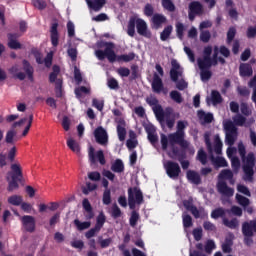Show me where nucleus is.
Wrapping results in <instances>:
<instances>
[{"instance_id": "nucleus-1", "label": "nucleus", "mask_w": 256, "mask_h": 256, "mask_svg": "<svg viewBox=\"0 0 256 256\" xmlns=\"http://www.w3.org/2000/svg\"><path fill=\"white\" fill-rule=\"evenodd\" d=\"M213 53L212 57L211 54ZM219 60V46L213 47L206 46L203 50L202 58L197 59L198 67L200 69V79L201 81H209L213 77V72H211V67H217Z\"/></svg>"}, {"instance_id": "nucleus-2", "label": "nucleus", "mask_w": 256, "mask_h": 256, "mask_svg": "<svg viewBox=\"0 0 256 256\" xmlns=\"http://www.w3.org/2000/svg\"><path fill=\"white\" fill-rule=\"evenodd\" d=\"M103 47H105L104 51H95V55L99 61H103L106 57L109 63H115V61L118 63H129L135 59V54L133 52L117 56V54H115V50H113L115 49V44L113 42H104Z\"/></svg>"}, {"instance_id": "nucleus-3", "label": "nucleus", "mask_w": 256, "mask_h": 256, "mask_svg": "<svg viewBox=\"0 0 256 256\" xmlns=\"http://www.w3.org/2000/svg\"><path fill=\"white\" fill-rule=\"evenodd\" d=\"M135 25L137 29V33H139L142 37H147V39H151V31L147 30V23L143 19H136L135 17H131L128 22L127 34L129 37H135Z\"/></svg>"}, {"instance_id": "nucleus-4", "label": "nucleus", "mask_w": 256, "mask_h": 256, "mask_svg": "<svg viewBox=\"0 0 256 256\" xmlns=\"http://www.w3.org/2000/svg\"><path fill=\"white\" fill-rule=\"evenodd\" d=\"M23 71L19 72V65H14L8 72L13 76L14 79H19V81H25L26 77H28L29 81H33V73H35V69L31 66L27 60L22 61Z\"/></svg>"}, {"instance_id": "nucleus-5", "label": "nucleus", "mask_w": 256, "mask_h": 256, "mask_svg": "<svg viewBox=\"0 0 256 256\" xmlns=\"http://www.w3.org/2000/svg\"><path fill=\"white\" fill-rule=\"evenodd\" d=\"M243 163L242 170L244 173V181H249V183H253V176L255 175V164H256V157L255 153L249 152L246 156L241 158Z\"/></svg>"}, {"instance_id": "nucleus-6", "label": "nucleus", "mask_w": 256, "mask_h": 256, "mask_svg": "<svg viewBox=\"0 0 256 256\" xmlns=\"http://www.w3.org/2000/svg\"><path fill=\"white\" fill-rule=\"evenodd\" d=\"M61 73V67L54 65L52 72L49 74V83H55V93L58 99L63 97V77H59Z\"/></svg>"}, {"instance_id": "nucleus-7", "label": "nucleus", "mask_w": 256, "mask_h": 256, "mask_svg": "<svg viewBox=\"0 0 256 256\" xmlns=\"http://www.w3.org/2000/svg\"><path fill=\"white\" fill-rule=\"evenodd\" d=\"M183 207L186 211H190L193 215L194 219H205L209 217V213L205 211L204 207H200L193 205V199L183 200Z\"/></svg>"}, {"instance_id": "nucleus-8", "label": "nucleus", "mask_w": 256, "mask_h": 256, "mask_svg": "<svg viewBox=\"0 0 256 256\" xmlns=\"http://www.w3.org/2000/svg\"><path fill=\"white\" fill-rule=\"evenodd\" d=\"M224 130L226 131V145H229V147H233V145H235V141H237V126H235L233 121L228 120L224 123Z\"/></svg>"}, {"instance_id": "nucleus-9", "label": "nucleus", "mask_w": 256, "mask_h": 256, "mask_svg": "<svg viewBox=\"0 0 256 256\" xmlns=\"http://www.w3.org/2000/svg\"><path fill=\"white\" fill-rule=\"evenodd\" d=\"M143 203V192L138 187L128 189V205L130 209H135V205Z\"/></svg>"}, {"instance_id": "nucleus-10", "label": "nucleus", "mask_w": 256, "mask_h": 256, "mask_svg": "<svg viewBox=\"0 0 256 256\" xmlns=\"http://www.w3.org/2000/svg\"><path fill=\"white\" fill-rule=\"evenodd\" d=\"M169 145L171 147L179 145L181 149H189V142L185 140V133L174 132L168 135Z\"/></svg>"}, {"instance_id": "nucleus-11", "label": "nucleus", "mask_w": 256, "mask_h": 256, "mask_svg": "<svg viewBox=\"0 0 256 256\" xmlns=\"http://www.w3.org/2000/svg\"><path fill=\"white\" fill-rule=\"evenodd\" d=\"M164 169L170 179H179V175H181V166H179V163L168 160L164 164Z\"/></svg>"}, {"instance_id": "nucleus-12", "label": "nucleus", "mask_w": 256, "mask_h": 256, "mask_svg": "<svg viewBox=\"0 0 256 256\" xmlns=\"http://www.w3.org/2000/svg\"><path fill=\"white\" fill-rule=\"evenodd\" d=\"M151 87L153 93H157V95H159L160 93L167 95L168 93L167 88H165V85L163 84V79H161V76H159V74L157 73H154L153 75Z\"/></svg>"}, {"instance_id": "nucleus-13", "label": "nucleus", "mask_w": 256, "mask_h": 256, "mask_svg": "<svg viewBox=\"0 0 256 256\" xmlns=\"http://www.w3.org/2000/svg\"><path fill=\"white\" fill-rule=\"evenodd\" d=\"M94 137L98 145L105 146L107 143H109V135L107 134V130H105V128L102 126H99L95 129Z\"/></svg>"}, {"instance_id": "nucleus-14", "label": "nucleus", "mask_w": 256, "mask_h": 256, "mask_svg": "<svg viewBox=\"0 0 256 256\" xmlns=\"http://www.w3.org/2000/svg\"><path fill=\"white\" fill-rule=\"evenodd\" d=\"M172 68L170 69V79L174 83H177L179 81V77L183 75V72L181 71V65L177 60H172L171 61Z\"/></svg>"}, {"instance_id": "nucleus-15", "label": "nucleus", "mask_w": 256, "mask_h": 256, "mask_svg": "<svg viewBox=\"0 0 256 256\" xmlns=\"http://www.w3.org/2000/svg\"><path fill=\"white\" fill-rule=\"evenodd\" d=\"M217 191L224 197H233L235 195V189L228 187L225 181H219L217 183Z\"/></svg>"}, {"instance_id": "nucleus-16", "label": "nucleus", "mask_w": 256, "mask_h": 256, "mask_svg": "<svg viewBox=\"0 0 256 256\" xmlns=\"http://www.w3.org/2000/svg\"><path fill=\"white\" fill-rule=\"evenodd\" d=\"M21 221L27 233H35V217L25 215L22 217Z\"/></svg>"}, {"instance_id": "nucleus-17", "label": "nucleus", "mask_w": 256, "mask_h": 256, "mask_svg": "<svg viewBox=\"0 0 256 256\" xmlns=\"http://www.w3.org/2000/svg\"><path fill=\"white\" fill-rule=\"evenodd\" d=\"M8 47L9 49H22L23 45H21V42L17 41L19 39V34L17 33H8Z\"/></svg>"}, {"instance_id": "nucleus-18", "label": "nucleus", "mask_w": 256, "mask_h": 256, "mask_svg": "<svg viewBox=\"0 0 256 256\" xmlns=\"http://www.w3.org/2000/svg\"><path fill=\"white\" fill-rule=\"evenodd\" d=\"M197 116L201 125H207L209 123H213V119H214L213 113H210V112L206 113L203 110H198Z\"/></svg>"}, {"instance_id": "nucleus-19", "label": "nucleus", "mask_w": 256, "mask_h": 256, "mask_svg": "<svg viewBox=\"0 0 256 256\" xmlns=\"http://www.w3.org/2000/svg\"><path fill=\"white\" fill-rule=\"evenodd\" d=\"M59 24L57 22L53 23L50 28V38L53 47H57L59 45V31L57 30Z\"/></svg>"}, {"instance_id": "nucleus-20", "label": "nucleus", "mask_w": 256, "mask_h": 256, "mask_svg": "<svg viewBox=\"0 0 256 256\" xmlns=\"http://www.w3.org/2000/svg\"><path fill=\"white\" fill-rule=\"evenodd\" d=\"M89 9L95 11L96 13L101 11L102 7H105L107 0H86Z\"/></svg>"}, {"instance_id": "nucleus-21", "label": "nucleus", "mask_w": 256, "mask_h": 256, "mask_svg": "<svg viewBox=\"0 0 256 256\" xmlns=\"http://www.w3.org/2000/svg\"><path fill=\"white\" fill-rule=\"evenodd\" d=\"M152 23L154 29H161V27H163V23H167V17L163 14L156 13L152 16Z\"/></svg>"}, {"instance_id": "nucleus-22", "label": "nucleus", "mask_w": 256, "mask_h": 256, "mask_svg": "<svg viewBox=\"0 0 256 256\" xmlns=\"http://www.w3.org/2000/svg\"><path fill=\"white\" fill-rule=\"evenodd\" d=\"M240 77H252L253 67L249 63H241L239 66Z\"/></svg>"}, {"instance_id": "nucleus-23", "label": "nucleus", "mask_w": 256, "mask_h": 256, "mask_svg": "<svg viewBox=\"0 0 256 256\" xmlns=\"http://www.w3.org/2000/svg\"><path fill=\"white\" fill-rule=\"evenodd\" d=\"M186 178L190 183H193L194 185H201V176L197 171L194 170H188L186 172Z\"/></svg>"}, {"instance_id": "nucleus-24", "label": "nucleus", "mask_w": 256, "mask_h": 256, "mask_svg": "<svg viewBox=\"0 0 256 256\" xmlns=\"http://www.w3.org/2000/svg\"><path fill=\"white\" fill-rule=\"evenodd\" d=\"M11 179H20L23 180V170L21 169L20 164H12L11 165Z\"/></svg>"}, {"instance_id": "nucleus-25", "label": "nucleus", "mask_w": 256, "mask_h": 256, "mask_svg": "<svg viewBox=\"0 0 256 256\" xmlns=\"http://www.w3.org/2000/svg\"><path fill=\"white\" fill-rule=\"evenodd\" d=\"M146 133L148 135V141L151 143V145H157V142L159 141V136H157V134L155 133V127H147Z\"/></svg>"}, {"instance_id": "nucleus-26", "label": "nucleus", "mask_w": 256, "mask_h": 256, "mask_svg": "<svg viewBox=\"0 0 256 256\" xmlns=\"http://www.w3.org/2000/svg\"><path fill=\"white\" fill-rule=\"evenodd\" d=\"M189 10L197 15H203V4L199 1H193L189 4Z\"/></svg>"}, {"instance_id": "nucleus-27", "label": "nucleus", "mask_w": 256, "mask_h": 256, "mask_svg": "<svg viewBox=\"0 0 256 256\" xmlns=\"http://www.w3.org/2000/svg\"><path fill=\"white\" fill-rule=\"evenodd\" d=\"M111 171H113V173H123V171H125V164H123V160L116 159L111 165Z\"/></svg>"}, {"instance_id": "nucleus-28", "label": "nucleus", "mask_w": 256, "mask_h": 256, "mask_svg": "<svg viewBox=\"0 0 256 256\" xmlns=\"http://www.w3.org/2000/svg\"><path fill=\"white\" fill-rule=\"evenodd\" d=\"M67 147H69L73 153H77V155L81 153V146L79 145V142L75 141L73 138H69L67 140Z\"/></svg>"}, {"instance_id": "nucleus-29", "label": "nucleus", "mask_w": 256, "mask_h": 256, "mask_svg": "<svg viewBox=\"0 0 256 256\" xmlns=\"http://www.w3.org/2000/svg\"><path fill=\"white\" fill-rule=\"evenodd\" d=\"M223 225L228 227V229H237V227H239V220L237 218H233L231 220L223 218Z\"/></svg>"}, {"instance_id": "nucleus-30", "label": "nucleus", "mask_w": 256, "mask_h": 256, "mask_svg": "<svg viewBox=\"0 0 256 256\" xmlns=\"http://www.w3.org/2000/svg\"><path fill=\"white\" fill-rule=\"evenodd\" d=\"M211 101L213 105H219L223 103V97L221 96V93L217 90L211 91Z\"/></svg>"}, {"instance_id": "nucleus-31", "label": "nucleus", "mask_w": 256, "mask_h": 256, "mask_svg": "<svg viewBox=\"0 0 256 256\" xmlns=\"http://www.w3.org/2000/svg\"><path fill=\"white\" fill-rule=\"evenodd\" d=\"M153 111L159 123H163V121H165V111H163V107L156 106L153 108Z\"/></svg>"}, {"instance_id": "nucleus-32", "label": "nucleus", "mask_w": 256, "mask_h": 256, "mask_svg": "<svg viewBox=\"0 0 256 256\" xmlns=\"http://www.w3.org/2000/svg\"><path fill=\"white\" fill-rule=\"evenodd\" d=\"M233 124L237 127H244L245 123H247V118L241 114H237L233 118Z\"/></svg>"}, {"instance_id": "nucleus-33", "label": "nucleus", "mask_w": 256, "mask_h": 256, "mask_svg": "<svg viewBox=\"0 0 256 256\" xmlns=\"http://www.w3.org/2000/svg\"><path fill=\"white\" fill-rule=\"evenodd\" d=\"M171 33H173V26L172 25L166 26L160 34L161 41H167V39L171 37Z\"/></svg>"}, {"instance_id": "nucleus-34", "label": "nucleus", "mask_w": 256, "mask_h": 256, "mask_svg": "<svg viewBox=\"0 0 256 256\" xmlns=\"http://www.w3.org/2000/svg\"><path fill=\"white\" fill-rule=\"evenodd\" d=\"M106 220L107 218L105 217V214L101 212L96 218L95 228L101 231V229H103V226L105 225Z\"/></svg>"}, {"instance_id": "nucleus-35", "label": "nucleus", "mask_w": 256, "mask_h": 256, "mask_svg": "<svg viewBox=\"0 0 256 256\" xmlns=\"http://www.w3.org/2000/svg\"><path fill=\"white\" fill-rule=\"evenodd\" d=\"M8 203L10 205H14L15 207H19V205L23 203V197L19 195H12L8 198Z\"/></svg>"}, {"instance_id": "nucleus-36", "label": "nucleus", "mask_w": 256, "mask_h": 256, "mask_svg": "<svg viewBox=\"0 0 256 256\" xmlns=\"http://www.w3.org/2000/svg\"><path fill=\"white\" fill-rule=\"evenodd\" d=\"M212 163L215 167H227V160L223 157H211Z\"/></svg>"}, {"instance_id": "nucleus-37", "label": "nucleus", "mask_w": 256, "mask_h": 256, "mask_svg": "<svg viewBox=\"0 0 256 256\" xmlns=\"http://www.w3.org/2000/svg\"><path fill=\"white\" fill-rule=\"evenodd\" d=\"M182 223L184 229H189L193 225V218L189 214H182Z\"/></svg>"}, {"instance_id": "nucleus-38", "label": "nucleus", "mask_w": 256, "mask_h": 256, "mask_svg": "<svg viewBox=\"0 0 256 256\" xmlns=\"http://www.w3.org/2000/svg\"><path fill=\"white\" fill-rule=\"evenodd\" d=\"M214 143V151L216 155H221L223 151V142H221V138H219V136H215Z\"/></svg>"}, {"instance_id": "nucleus-39", "label": "nucleus", "mask_w": 256, "mask_h": 256, "mask_svg": "<svg viewBox=\"0 0 256 256\" xmlns=\"http://www.w3.org/2000/svg\"><path fill=\"white\" fill-rule=\"evenodd\" d=\"M74 93L78 99H81L83 97V93L88 95V93H91V90L85 86H80L75 89Z\"/></svg>"}, {"instance_id": "nucleus-40", "label": "nucleus", "mask_w": 256, "mask_h": 256, "mask_svg": "<svg viewBox=\"0 0 256 256\" xmlns=\"http://www.w3.org/2000/svg\"><path fill=\"white\" fill-rule=\"evenodd\" d=\"M74 225L77 227L78 231H85V229L91 227V222H80L79 219H75Z\"/></svg>"}, {"instance_id": "nucleus-41", "label": "nucleus", "mask_w": 256, "mask_h": 256, "mask_svg": "<svg viewBox=\"0 0 256 256\" xmlns=\"http://www.w3.org/2000/svg\"><path fill=\"white\" fill-rule=\"evenodd\" d=\"M185 33V25H183V23L178 22L176 23V35L178 37V39H180V41H183V37Z\"/></svg>"}, {"instance_id": "nucleus-42", "label": "nucleus", "mask_w": 256, "mask_h": 256, "mask_svg": "<svg viewBox=\"0 0 256 256\" xmlns=\"http://www.w3.org/2000/svg\"><path fill=\"white\" fill-rule=\"evenodd\" d=\"M12 180L8 183L7 191L10 193L15 191V189H19V182L22 181L18 178H11Z\"/></svg>"}, {"instance_id": "nucleus-43", "label": "nucleus", "mask_w": 256, "mask_h": 256, "mask_svg": "<svg viewBox=\"0 0 256 256\" xmlns=\"http://www.w3.org/2000/svg\"><path fill=\"white\" fill-rule=\"evenodd\" d=\"M31 53L35 57L36 63H38V65H43L44 61H43V54H41V51H39V49L37 48H32Z\"/></svg>"}, {"instance_id": "nucleus-44", "label": "nucleus", "mask_w": 256, "mask_h": 256, "mask_svg": "<svg viewBox=\"0 0 256 256\" xmlns=\"http://www.w3.org/2000/svg\"><path fill=\"white\" fill-rule=\"evenodd\" d=\"M235 35H237V29L235 27H230L227 32V40L226 43L231 45L233 43V39H235Z\"/></svg>"}, {"instance_id": "nucleus-45", "label": "nucleus", "mask_w": 256, "mask_h": 256, "mask_svg": "<svg viewBox=\"0 0 256 256\" xmlns=\"http://www.w3.org/2000/svg\"><path fill=\"white\" fill-rule=\"evenodd\" d=\"M203 229L206 230L208 233H215L217 231V226L211 221H204Z\"/></svg>"}, {"instance_id": "nucleus-46", "label": "nucleus", "mask_w": 256, "mask_h": 256, "mask_svg": "<svg viewBox=\"0 0 256 256\" xmlns=\"http://www.w3.org/2000/svg\"><path fill=\"white\" fill-rule=\"evenodd\" d=\"M170 98L175 103H178V104L183 103V96H181V94L177 90H173V91L170 92Z\"/></svg>"}, {"instance_id": "nucleus-47", "label": "nucleus", "mask_w": 256, "mask_h": 256, "mask_svg": "<svg viewBox=\"0 0 256 256\" xmlns=\"http://www.w3.org/2000/svg\"><path fill=\"white\" fill-rule=\"evenodd\" d=\"M231 247H233V240L230 238H226L225 242L222 244L223 253H231Z\"/></svg>"}, {"instance_id": "nucleus-48", "label": "nucleus", "mask_w": 256, "mask_h": 256, "mask_svg": "<svg viewBox=\"0 0 256 256\" xmlns=\"http://www.w3.org/2000/svg\"><path fill=\"white\" fill-rule=\"evenodd\" d=\"M236 201L241 205L242 207H249V198L241 195V194H236Z\"/></svg>"}, {"instance_id": "nucleus-49", "label": "nucleus", "mask_w": 256, "mask_h": 256, "mask_svg": "<svg viewBox=\"0 0 256 256\" xmlns=\"http://www.w3.org/2000/svg\"><path fill=\"white\" fill-rule=\"evenodd\" d=\"M95 189H97V184L87 182L86 187H82V193L84 195H89V193H91V191H95Z\"/></svg>"}, {"instance_id": "nucleus-50", "label": "nucleus", "mask_w": 256, "mask_h": 256, "mask_svg": "<svg viewBox=\"0 0 256 256\" xmlns=\"http://www.w3.org/2000/svg\"><path fill=\"white\" fill-rule=\"evenodd\" d=\"M219 217H225V210L223 208H216L211 212L212 219H219Z\"/></svg>"}, {"instance_id": "nucleus-51", "label": "nucleus", "mask_w": 256, "mask_h": 256, "mask_svg": "<svg viewBox=\"0 0 256 256\" xmlns=\"http://www.w3.org/2000/svg\"><path fill=\"white\" fill-rule=\"evenodd\" d=\"M162 7L171 13L175 11V4H173V1L171 0H162Z\"/></svg>"}, {"instance_id": "nucleus-52", "label": "nucleus", "mask_w": 256, "mask_h": 256, "mask_svg": "<svg viewBox=\"0 0 256 256\" xmlns=\"http://www.w3.org/2000/svg\"><path fill=\"white\" fill-rule=\"evenodd\" d=\"M219 179L232 180L233 179V172L229 169H224L220 172Z\"/></svg>"}, {"instance_id": "nucleus-53", "label": "nucleus", "mask_w": 256, "mask_h": 256, "mask_svg": "<svg viewBox=\"0 0 256 256\" xmlns=\"http://www.w3.org/2000/svg\"><path fill=\"white\" fill-rule=\"evenodd\" d=\"M192 235L195 241H201V239H203V228H194L192 231Z\"/></svg>"}, {"instance_id": "nucleus-54", "label": "nucleus", "mask_w": 256, "mask_h": 256, "mask_svg": "<svg viewBox=\"0 0 256 256\" xmlns=\"http://www.w3.org/2000/svg\"><path fill=\"white\" fill-rule=\"evenodd\" d=\"M240 110H241L242 115H244V117H249V115H251V113H253L251 111V109H249V105L245 102H242L240 104Z\"/></svg>"}, {"instance_id": "nucleus-55", "label": "nucleus", "mask_w": 256, "mask_h": 256, "mask_svg": "<svg viewBox=\"0 0 256 256\" xmlns=\"http://www.w3.org/2000/svg\"><path fill=\"white\" fill-rule=\"evenodd\" d=\"M32 3L36 9L43 11V9L47 8V2L45 0H32Z\"/></svg>"}, {"instance_id": "nucleus-56", "label": "nucleus", "mask_w": 256, "mask_h": 256, "mask_svg": "<svg viewBox=\"0 0 256 256\" xmlns=\"http://www.w3.org/2000/svg\"><path fill=\"white\" fill-rule=\"evenodd\" d=\"M138 221H139V213H137V211H132L130 219H129L130 225L132 227H136Z\"/></svg>"}, {"instance_id": "nucleus-57", "label": "nucleus", "mask_w": 256, "mask_h": 256, "mask_svg": "<svg viewBox=\"0 0 256 256\" xmlns=\"http://www.w3.org/2000/svg\"><path fill=\"white\" fill-rule=\"evenodd\" d=\"M121 215H123V213L121 212V208H119V206H117V204H114L112 206L111 217H113V219H119V217H121Z\"/></svg>"}, {"instance_id": "nucleus-58", "label": "nucleus", "mask_w": 256, "mask_h": 256, "mask_svg": "<svg viewBox=\"0 0 256 256\" xmlns=\"http://www.w3.org/2000/svg\"><path fill=\"white\" fill-rule=\"evenodd\" d=\"M200 41H202V43H209V41H211V32H209V30L202 31L200 33Z\"/></svg>"}, {"instance_id": "nucleus-59", "label": "nucleus", "mask_w": 256, "mask_h": 256, "mask_svg": "<svg viewBox=\"0 0 256 256\" xmlns=\"http://www.w3.org/2000/svg\"><path fill=\"white\" fill-rule=\"evenodd\" d=\"M102 201L104 205H111V190L104 191Z\"/></svg>"}, {"instance_id": "nucleus-60", "label": "nucleus", "mask_w": 256, "mask_h": 256, "mask_svg": "<svg viewBox=\"0 0 256 256\" xmlns=\"http://www.w3.org/2000/svg\"><path fill=\"white\" fill-rule=\"evenodd\" d=\"M215 241L208 240L206 242V245L204 246L205 252L208 253V255H211L213 253V249H215Z\"/></svg>"}, {"instance_id": "nucleus-61", "label": "nucleus", "mask_w": 256, "mask_h": 256, "mask_svg": "<svg viewBox=\"0 0 256 256\" xmlns=\"http://www.w3.org/2000/svg\"><path fill=\"white\" fill-rule=\"evenodd\" d=\"M153 13H155V8H153V5L147 3L144 7V15L146 17H153Z\"/></svg>"}, {"instance_id": "nucleus-62", "label": "nucleus", "mask_w": 256, "mask_h": 256, "mask_svg": "<svg viewBox=\"0 0 256 256\" xmlns=\"http://www.w3.org/2000/svg\"><path fill=\"white\" fill-rule=\"evenodd\" d=\"M116 129L119 141H125V137H127V129L123 127H116Z\"/></svg>"}, {"instance_id": "nucleus-63", "label": "nucleus", "mask_w": 256, "mask_h": 256, "mask_svg": "<svg viewBox=\"0 0 256 256\" xmlns=\"http://www.w3.org/2000/svg\"><path fill=\"white\" fill-rule=\"evenodd\" d=\"M197 157L202 165H207V153H205L203 150H199Z\"/></svg>"}, {"instance_id": "nucleus-64", "label": "nucleus", "mask_w": 256, "mask_h": 256, "mask_svg": "<svg viewBox=\"0 0 256 256\" xmlns=\"http://www.w3.org/2000/svg\"><path fill=\"white\" fill-rule=\"evenodd\" d=\"M246 36L248 37V39H255L256 36V25L253 26H249L247 31H246Z\"/></svg>"}]
</instances>
